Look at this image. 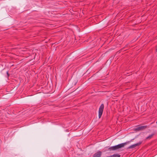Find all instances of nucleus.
<instances>
[{
	"label": "nucleus",
	"instance_id": "f257e3e1",
	"mask_svg": "<svg viewBox=\"0 0 157 157\" xmlns=\"http://www.w3.org/2000/svg\"><path fill=\"white\" fill-rule=\"evenodd\" d=\"M130 142L131 141H128L124 143L118 144L114 146L108 148V150L109 151H115L117 150L124 147L125 145L129 144Z\"/></svg>",
	"mask_w": 157,
	"mask_h": 157
},
{
	"label": "nucleus",
	"instance_id": "f03ea898",
	"mask_svg": "<svg viewBox=\"0 0 157 157\" xmlns=\"http://www.w3.org/2000/svg\"><path fill=\"white\" fill-rule=\"evenodd\" d=\"M104 108V105L103 104H102L100 107L98 111V117L100 118L102 115L103 109Z\"/></svg>",
	"mask_w": 157,
	"mask_h": 157
},
{
	"label": "nucleus",
	"instance_id": "7ed1b4c3",
	"mask_svg": "<svg viewBox=\"0 0 157 157\" xmlns=\"http://www.w3.org/2000/svg\"><path fill=\"white\" fill-rule=\"evenodd\" d=\"M141 143H142L141 142H139L138 143H137L136 144H134L132 145L129 146V147H128L127 149H132V148H135L136 147L139 146L140 145V144H141Z\"/></svg>",
	"mask_w": 157,
	"mask_h": 157
},
{
	"label": "nucleus",
	"instance_id": "20e7f679",
	"mask_svg": "<svg viewBox=\"0 0 157 157\" xmlns=\"http://www.w3.org/2000/svg\"><path fill=\"white\" fill-rule=\"evenodd\" d=\"M147 126L145 125V126H142L139 127L135 129L137 131H141V130H143L145 128H147Z\"/></svg>",
	"mask_w": 157,
	"mask_h": 157
},
{
	"label": "nucleus",
	"instance_id": "39448f33",
	"mask_svg": "<svg viewBox=\"0 0 157 157\" xmlns=\"http://www.w3.org/2000/svg\"><path fill=\"white\" fill-rule=\"evenodd\" d=\"M102 154V152L100 151H98L97 153H95L93 157H101Z\"/></svg>",
	"mask_w": 157,
	"mask_h": 157
},
{
	"label": "nucleus",
	"instance_id": "423d86ee",
	"mask_svg": "<svg viewBox=\"0 0 157 157\" xmlns=\"http://www.w3.org/2000/svg\"><path fill=\"white\" fill-rule=\"evenodd\" d=\"M109 157H120V155L119 154H114L109 156Z\"/></svg>",
	"mask_w": 157,
	"mask_h": 157
},
{
	"label": "nucleus",
	"instance_id": "0eeeda50",
	"mask_svg": "<svg viewBox=\"0 0 157 157\" xmlns=\"http://www.w3.org/2000/svg\"><path fill=\"white\" fill-rule=\"evenodd\" d=\"M154 135V134H151V135H149L148 136H147L146 138V139H150Z\"/></svg>",
	"mask_w": 157,
	"mask_h": 157
},
{
	"label": "nucleus",
	"instance_id": "6e6552de",
	"mask_svg": "<svg viewBox=\"0 0 157 157\" xmlns=\"http://www.w3.org/2000/svg\"><path fill=\"white\" fill-rule=\"evenodd\" d=\"M7 75L8 76H9V74L8 71L7 72Z\"/></svg>",
	"mask_w": 157,
	"mask_h": 157
},
{
	"label": "nucleus",
	"instance_id": "1a4fd4ad",
	"mask_svg": "<svg viewBox=\"0 0 157 157\" xmlns=\"http://www.w3.org/2000/svg\"><path fill=\"white\" fill-rule=\"evenodd\" d=\"M156 52H157V49H156Z\"/></svg>",
	"mask_w": 157,
	"mask_h": 157
},
{
	"label": "nucleus",
	"instance_id": "9d476101",
	"mask_svg": "<svg viewBox=\"0 0 157 157\" xmlns=\"http://www.w3.org/2000/svg\"><path fill=\"white\" fill-rule=\"evenodd\" d=\"M107 157H109V156Z\"/></svg>",
	"mask_w": 157,
	"mask_h": 157
}]
</instances>
